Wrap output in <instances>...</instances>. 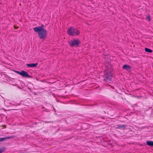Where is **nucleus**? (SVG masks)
Returning a JSON list of instances; mask_svg holds the SVG:
<instances>
[{"instance_id": "f8f14e48", "label": "nucleus", "mask_w": 153, "mask_h": 153, "mask_svg": "<svg viewBox=\"0 0 153 153\" xmlns=\"http://www.w3.org/2000/svg\"><path fill=\"white\" fill-rule=\"evenodd\" d=\"M5 150L4 148H0V153H1Z\"/></svg>"}, {"instance_id": "0eeeda50", "label": "nucleus", "mask_w": 153, "mask_h": 153, "mask_svg": "<svg viewBox=\"0 0 153 153\" xmlns=\"http://www.w3.org/2000/svg\"><path fill=\"white\" fill-rule=\"evenodd\" d=\"M123 68L125 70H128L130 69L131 68V67L128 65H123Z\"/></svg>"}, {"instance_id": "f03ea898", "label": "nucleus", "mask_w": 153, "mask_h": 153, "mask_svg": "<svg viewBox=\"0 0 153 153\" xmlns=\"http://www.w3.org/2000/svg\"><path fill=\"white\" fill-rule=\"evenodd\" d=\"M112 71V68L111 65H110L104 72V74L106 78V80L108 81L111 79L112 76L111 73Z\"/></svg>"}, {"instance_id": "423d86ee", "label": "nucleus", "mask_w": 153, "mask_h": 153, "mask_svg": "<svg viewBox=\"0 0 153 153\" xmlns=\"http://www.w3.org/2000/svg\"><path fill=\"white\" fill-rule=\"evenodd\" d=\"M38 65V63H35L27 64V66L28 67H35Z\"/></svg>"}, {"instance_id": "f257e3e1", "label": "nucleus", "mask_w": 153, "mask_h": 153, "mask_svg": "<svg viewBox=\"0 0 153 153\" xmlns=\"http://www.w3.org/2000/svg\"><path fill=\"white\" fill-rule=\"evenodd\" d=\"M33 30L35 33H38L40 39H44L46 37L47 31L46 29L44 28L43 26L34 27Z\"/></svg>"}, {"instance_id": "20e7f679", "label": "nucleus", "mask_w": 153, "mask_h": 153, "mask_svg": "<svg viewBox=\"0 0 153 153\" xmlns=\"http://www.w3.org/2000/svg\"><path fill=\"white\" fill-rule=\"evenodd\" d=\"M80 43V41L78 39L71 40L69 42V44L71 47L78 46Z\"/></svg>"}, {"instance_id": "6e6552de", "label": "nucleus", "mask_w": 153, "mask_h": 153, "mask_svg": "<svg viewBox=\"0 0 153 153\" xmlns=\"http://www.w3.org/2000/svg\"><path fill=\"white\" fill-rule=\"evenodd\" d=\"M14 136H12L11 137H3V138H0V141H2L4 140H5L7 139H9L10 138H12L13 139L14 138Z\"/></svg>"}, {"instance_id": "7ed1b4c3", "label": "nucleus", "mask_w": 153, "mask_h": 153, "mask_svg": "<svg viewBox=\"0 0 153 153\" xmlns=\"http://www.w3.org/2000/svg\"><path fill=\"white\" fill-rule=\"evenodd\" d=\"M80 32L79 30L73 27H69L67 31V33L71 36H75L78 35Z\"/></svg>"}, {"instance_id": "9d476101", "label": "nucleus", "mask_w": 153, "mask_h": 153, "mask_svg": "<svg viewBox=\"0 0 153 153\" xmlns=\"http://www.w3.org/2000/svg\"><path fill=\"white\" fill-rule=\"evenodd\" d=\"M126 126L124 125H120L119 126L116 128L117 129H120L122 128H126Z\"/></svg>"}, {"instance_id": "9b49d317", "label": "nucleus", "mask_w": 153, "mask_h": 153, "mask_svg": "<svg viewBox=\"0 0 153 153\" xmlns=\"http://www.w3.org/2000/svg\"><path fill=\"white\" fill-rule=\"evenodd\" d=\"M145 50L146 52L149 53H151L152 52V50L147 48H145Z\"/></svg>"}, {"instance_id": "1a4fd4ad", "label": "nucleus", "mask_w": 153, "mask_h": 153, "mask_svg": "<svg viewBox=\"0 0 153 153\" xmlns=\"http://www.w3.org/2000/svg\"><path fill=\"white\" fill-rule=\"evenodd\" d=\"M146 144L148 146L153 147V141H147L146 142Z\"/></svg>"}, {"instance_id": "39448f33", "label": "nucleus", "mask_w": 153, "mask_h": 153, "mask_svg": "<svg viewBox=\"0 0 153 153\" xmlns=\"http://www.w3.org/2000/svg\"><path fill=\"white\" fill-rule=\"evenodd\" d=\"M16 72L22 75L23 77L29 78L30 76L28 74V73L24 71H22L21 72L19 71H16Z\"/></svg>"}]
</instances>
